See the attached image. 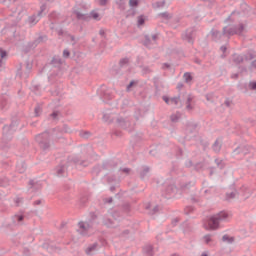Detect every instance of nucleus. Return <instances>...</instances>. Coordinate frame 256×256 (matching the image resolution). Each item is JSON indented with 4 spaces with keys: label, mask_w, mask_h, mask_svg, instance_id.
<instances>
[{
    "label": "nucleus",
    "mask_w": 256,
    "mask_h": 256,
    "mask_svg": "<svg viewBox=\"0 0 256 256\" xmlns=\"http://www.w3.org/2000/svg\"><path fill=\"white\" fill-rule=\"evenodd\" d=\"M229 219V214L226 212H220L217 215L212 216L208 222L205 224V229L213 230L219 227L220 221H225Z\"/></svg>",
    "instance_id": "f257e3e1"
},
{
    "label": "nucleus",
    "mask_w": 256,
    "mask_h": 256,
    "mask_svg": "<svg viewBox=\"0 0 256 256\" xmlns=\"http://www.w3.org/2000/svg\"><path fill=\"white\" fill-rule=\"evenodd\" d=\"M15 221H17L18 223H21V221H23V215H16L14 217Z\"/></svg>",
    "instance_id": "9b49d317"
},
{
    "label": "nucleus",
    "mask_w": 256,
    "mask_h": 256,
    "mask_svg": "<svg viewBox=\"0 0 256 256\" xmlns=\"http://www.w3.org/2000/svg\"><path fill=\"white\" fill-rule=\"evenodd\" d=\"M240 29L241 30H239L238 33H241V31H243V26H240Z\"/></svg>",
    "instance_id": "a211bd4d"
},
{
    "label": "nucleus",
    "mask_w": 256,
    "mask_h": 256,
    "mask_svg": "<svg viewBox=\"0 0 256 256\" xmlns=\"http://www.w3.org/2000/svg\"><path fill=\"white\" fill-rule=\"evenodd\" d=\"M221 49H222V51H225V47H222Z\"/></svg>",
    "instance_id": "aec40b11"
},
{
    "label": "nucleus",
    "mask_w": 256,
    "mask_h": 256,
    "mask_svg": "<svg viewBox=\"0 0 256 256\" xmlns=\"http://www.w3.org/2000/svg\"><path fill=\"white\" fill-rule=\"evenodd\" d=\"M203 242L206 245H215V240H213V237L211 235H205L203 237Z\"/></svg>",
    "instance_id": "20e7f679"
},
{
    "label": "nucleus",
    "mask_w": 256,
    "mask_h": 256,
    "mask_svg": "<svg viewBox=\"0 0 256 256\" xmlns=\"http://www.w3.org/2000/svg\"><path fill=\"white\" fill-rule=\"evenodd\" d=\"M163 101H165L167 105H179V98H169L167 96H164Z\"/></svg>",
    "instance_id": "7ed1b4c3"
},
{
    "label": "nucleus",
    "mask_w": 256,
    "mask_h": 256,
    "mask_svg": "<svg viewBox=\"0 0 256 256\" xmlns=\"http://www.w3.org/2000/svg\"><path fill=\"white\" fill-rule=\"evenodd\" d=\"M86 253H88V255H91V248H88V249L86 250Z\"/></svg>",
    "instance_id": "2eb2a0df"
},
{
    "label": "nucleus",
    "mask_w": 256,
    "mask_h": 256,
    "mask_svg": "<svg viewBox=\"0 0 256 256\" xmlns=\"http://www.w3.org/2000/svg\"><path fill=\"white\" fill-rule=\"evenodd\" d=\"M80 233L82 235H89V233H93V228H91V225L87 222H80L79 224Z\"/></svg>",
    "instance_id": "f03ea898"
},
{
    "label": "nucleus",
    "mask_w": 256,
    "mask_h": 256,
    "mask_svg": "<svg viewBox=\"0 0 256 256\" xmlns=\"http://www.w3.org/2000/svg\"><path fill=\"white\" fill-rule=\"evenodd\" d=\"M100 5H105V3H107V0H98Z\"/></svg>",
    "instance_id": "ddd939ff"
},
{
    "label": "nucleus",
    "mask_w": 256,
    "mask_h": 256,
    "mask_svg": "<svg viewBox=\"0 0 256 256\" xmlns=\"http://www.w3.org/2000/svg\"><path fill=\"white\" fill-rule=\"evenodd\" d=\"M201 256H208V255H207V252H203V253L201 254Z\"/></svg>",
    "instance_id": "f3484780"
},
{
    "label": "nucleus",
    "mask_w": 256,
    "mask_h": 256,
    "mask_svg": "<svg viewBox=\"0 0 256 256\" xmlns=\"http://www.w3.org/2000/svg\"><path fill=\"white\" fill-rule=\"evenodd\" d=\"M184 79H185L186 83H189L191 81V79H193V77L191 76L190 73H185Z\"/></svg>",
    "instance_id": "423d86ee"
},
{
    "label": "nucleus",
    "mask_w": 256,
    "mask_h": 256,
    "mask_svg": "<svg viewBox=\"0 0 256 256\" xmlns=\"http://www.w3.org/2000/svg\"><path fill=\"white\" fill-rule=\"evenodd\" d=\"M63 55L64 57H69V52L67 50H64Z\"/></svg>",
    "instance_id": "4468645a"
},
{
    "label": "nucleus",
    "mask_w": 256,
    "mask_h": 256,
    "mask_svg": "<svg viewBox=\"0 0 256 256\" xmlns=\"http://www.w3.org/2000/svg\"><path fill=\"white\" fill-rule=\"evenodd\" d=\"M91 17H92V19H95L96 21H99V19H100L99 13H97L96 11L91 12Z\"/></svg>",
    "instance_id": "39448f33"
},
{
    "label": "nucleus",
    "mask_w": 256,
    "mask_h": 256,
    "mask_svg": "<svg viewBox=\"0 0 256 256\" xmlns=\"http://www.w3.org/2000/svg\"><path fill=\"white\" fill-rule=\"evenodd\" d=\"M249 87H250V89L255 90L256 89V82H250Z\"/></svg>",
    "instance_id": "f8f14e48"
},
{
    "label": "nucleus",
    "mask_w": 256,
    "mask_h": 256,
    "mask_svg": "<svg viewBox=\"0 0 256 256\" xmlns=\"http://www.w3.org/2000/svg\"><path fill=\"white\" fill-rule=\"evenodd\" d=\"M223 241H227L228 243H233V238L225 235V236H223Z\"/></svg>",
    "instance_id": "0eeeda50"
},
{
    "label": "nucleus",
    "mask_w": 256,
    "mask_h": 256,
    "mask_svg": "<svg viewBox=\"0 0 256 256\" xmlns=\"http://www.w3.org/2000/svg\"><path fill=\"white\" fill-rule=\"evenodd\" d=\"M145 23V17L140 16L138 17V25H143Z\"/></svg>",
    "instance_id": "1a4fd4ad"
},
{
    "label": "nucleus",
    "mask_w": 256,
    "mask_h": 256,
    "mask_svg": "<svg viewBox=\"0 0 256 256\" xmlns=\"http://www.w3.org/2000/svg\"><path fill=\"white\" fill-rule=\"evenodd\" d=\"M130 87H133V82H131V83L129 84L128 89H129Z\"/></svg>",
    "instance_id": "6ab92c4d"
},
{
    "label": "nucleus",
    "mask_w": 256,
    "mask_h": 256,
    "mask_svg": "<svg viewBox=\"0 0 256 256\" xmlns=\"http://www.w3.org/2000/svg\"><path fill=\"white\" fill-rule=\"evenodd\" d=\"M3 67V60H0V69Z\"/></svg>",
    "instance_id": "dca6fc26"
},
{
    "label": "nucleus",
    "mask_w": 256,
    "mask_h": 256,
    "mask_svg": "<svg viewBox=\"0 0 256 256\" xmlns=\"http://www.w3.org/2000/svg\"><path fill=\"white\" fill-rule=\"evenodd\" d=\"M7 57V52L3 51V49H0V59H5Z\"/></svg>",
    "instance_id": "9d476101"
},
{
    "label": "nucleus",
    "mask_w": 256,
    "mask_h": 256,
    "mask_svg": "<svg viewBox=\"0 0 256 256\" xmlns=\"http://www.w3.org/2000/svg\"><path fill=\"white\" fill-rule=\"evenodd\" d=\"M129 3H130L131 7H137L139 1H137V0H130Z\"/></svg>",
    "instance_id": "6e6552de"
}]
</instances>
